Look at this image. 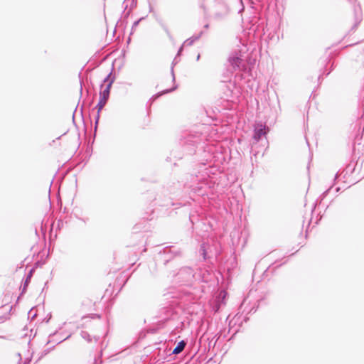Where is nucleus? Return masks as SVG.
Masks as SVG:
<instances>
[{"label": "nucleus", "mask_w": 364, "mask_h": 364, "mask_svg": "<svg viewBox=\"0 0 364 364\" xmlns=\"http://www.w3.org/2000/svg\"><path fill=\"white\" fill-rule=\"evenodd\" d=\"M114 76L112 75V73H110L104 79L102 83L101 84V91L100 92V101L96 106L97 108V115L95 117V127L94 132L92 133V144L94 143L95 136H96V129L100 119V111L106 105L107 100L109 97L110 89L112 87V83L114 81Z\"/></svg>", "instance_id": "obj_1"}, {"label": "nucleus", "mask_w": 364, "mask_h": 364, "mask_svg": "<svg viewBox=\"0 0 364 364\" xmlns=\"http://www.w3.org/2000/svg\"><path fill=\"white\" fill-rule=\"evenodd\" d=\"M195 282L194 270L188 266L181 267L173 275V282L179 285L189 286Z\"/></svg>", "instance_id": "obj_2"}, {"label": "nucleus", "mask_w": 364, "mask_h": 364, "mask_svg": "<svg viewBox=\"0 0 364 364\" xmlns=\"http://www.w3.org/2000/svg\"><path fill=\"white\" fill-rule=\"evenodd\" d=\"M239 1L240 0H215L213 6L215 17L220 18L228 15L233 4Z\"/></svg>", "instance_id": "obj_3"}, {"label": "nucleus", "mask_w": 364, "mask_h": 364, "mask_svg": "<svg viewBox=\"0 0 364 364\" xmlns=\"http://www.w3.org/2000/svg\"><path fill=\"white\" fill-rule=\"evenodd\" d=\"M203 139L200 134H192L186 133L181 139V144L186 146L189 154H193L196 151V149L201 143Z\"/></svg>", "instance_id": "obj_4"}, {"label": "nucleus", "mask_w": 364, "mask_h": 364, "mask_svg": "<svg viewBox=\"0 0 364 364\" xmlns=\"http://www.w3.org/2000/svg\"><path fill=\"white\" fill-rule=\"evenodd\" d=\"M182 255L181 250L176 246H166L160 250L157 258L158 260L161 261L164 264H166L168 262L175 257H178Z\"/></svg>", "instance_id": "obj_5"}, {"label": "nucleus", "mask_w": 364, "mask_h": 364, "mask_svg": "<svg viewBox=\"0 0 364 364\" xmlns=\"http://www.w3.org/2000/svg\"><path fill=\"white\" fill-rule=\"evenodd\" d=\"M230 65L234 70H238L243 72H247L248 66L247 65L245 60L242 58L241 55H239L237 52L232 53L228 58Z\"/></svg>", "instance_id": "obj_6"}, {"label": "nucleus", "mask_w": 364, "mask_h": 364, "mask_svg": "<svg viewBox=\"0 0 364 364\" xmlns=\"http://www.w3.org/2000/svg\"><path fill=\"white\" fill-rule=\"evenodd\" d=\"M269 132V128L265 124L257 123L254 128L253 139L257 143L262 139V136H265Z\"/></svg>", "instance_id": "obj_7"}, {"label": "nucleus", "mask_w": 364, "mask_h": 364, "mask_svg": "<svg viewBox=\"0 0 364 364\" xmlns=\"http://www.w3.org/2000/svg\"><path fill=\"white\" fill-rule=\"evenodd\" d=\"M194 276L195 282L207 283L211 279L212 274L210 271L206 269L198 268L196 272L194 271Z\"/></svg>", "instance_id": "obj_8"}, {"label": "nucleus", "mask_w": 364, "mask_h": 364, "mask_svg": "<svg viewBox=\"0 0 364 364\" xmlns=\"http://www.w3.org/2000/svg\"><path fill=\"white\" fill-rule=\"evenodd\" d=\"M128 281V277L127 275H124V274L121 273L115 279L113 288L114 289H117V291L114 296V298L120 292V291L122 289L123 287L126 284V283Z\"/></svg>", "instance_id": "obj_9"}, {"label": "nucleus", "mask_w": 364, "mask_h": 364, "mask_svg": "<svg viewBox=\"0 0 364 364\" xmlns=\"http://www.w3.org/2000/svg\"><path fill=\"white\" fill-rule=\"evenodd\" d=\"M348 1L351 4H353V11H354L355 22L353 26L352 27V29H355L357 28V26H358V24L362 21L361 8H360V4L355 5L357 0H348Z\"/></svg>", "instance_id": "obj_10"}, {"label": "nucleus", "mask_w": 364, "mask_h": 364, "mask_svg": "<svg viewBox=\"0 0 364 364\" xmlns=\"http://www.w3.org/2000/svg\"><path fill=\"white\" fill-rule=\"evenodd\" d=\"M203 34V32L200 31L198 34L191 36L183 42V45H186V46H192L195 41H198L202 36Z\"/></svg>", "instance_id": "obj_11"}, {"label": "nucleus", "mask_w": 364, "mask_h": 364, "mask_svg": "<svg viewBox=\"0 0 364 364\" xmlns=\"http://www.w3.org/2000/svg\"><path fill=\"white\" fill-rule=\"evenodd\" d=\"M186 342L183 340L179 341L176 346L175 347V348L173 349V354H179L180 353H181L183 349L185 348L186 347Z\"/></svg>", "instance_id": "obj_12"}, {"label": "nucleus", "mask_w": 364, "mask_h": 364, "mask_svg": "<svg viewBox=\"0 0 364 364\" xmlns=\"http://www.w3.org/2000/svg\"><path fill=\"white\" fill-rule=\"evenodd\" d=\"M190 221L191 222L193 227H196V228H198L200 224H203L205 225V223L203 221H200L198 219V215H191L189 217Z\"/></svg>", "instance_id": "obj_13"}, {"label": "nucleus", "mask_w": 364, "mask_h": 364, "mask_svg": "<svg viewBox=\"0 0 364 364\" xmlns=\"http://www.w3.org/2000/svg\"><path fill=\"white\" fill-rule=\"evenodd\" d=\"M114 290L115 289L113 287H112L111 284H109L108 288L105 289L104 295L102 296V299L107 297L106 301H107L113 296Z\"/></svg>", "instance_id": "obj_14"}, {"label": "nucleus", "mask_w": 364, "mask_h": 364, "mask_svg": "<svg viewBox=\"0 0 364 364\" xmlns=\"http://www.w3.org/2000/svg\"><path fill=\"white\" fill-rule=\"evenodd\" d=\"M200 254L203 256V258L205 260L208 258L210 257V256L208 255V251L206 248V244L202 243L200 247Z\"/></svg>", "instance_id": "obj_15"}, {"label": "nucleus", "mask_w": 364, "mask_h": 364, "mask_svg": "<svg viewBox=\"0 0 364 364\" xmlns=\"http://www.w3.org/2000/svg\"><path fill=\"white\" fill-rule=\"evenodd\" d=\"M176 88H177V85H175L173 87H172L171 89H166V90L162 91L161 92H159L158 94L154 95L151 99L154 101L164 94L169 93V92L174 91Z\"/></svg>", "instance_id": "obj_16"}, {"label": "nucleus", "mask_w": 364, "mask_h": 364, "mask_svg": "<svg viewBox=\"0 0 364 364\" xmlns=\"http://www.w3.org/2000/svg\"><path fill=\"white\" fill-rule=\"evenodd\" d=\"M178 56H176L175 58L173 59V61L172 63V66H171V75H172V80L174 82L175 81V74H174V70H173V66L178 63Z\"/></svg>", "instance_id": "obj_17"}, {"label": "nucleus", "mask_w": 364, "mask_h": 364, "mask_svg": "<svg viewBox=\"0 0 364 364\" xmlns=\"http://www.w3.org/2000/svg\"><path fill=\"white\" fill-rule=\"evenodd\" d=\"M129 1V0H124V2H123V7H124V10H126L128 8V6H129V4H128V1ZM136 6V3L134 2V0H132L131 9L127 12V14H129L131 9L133 8V6Z\"/></svg>", "instance_id": "obj_18"}, {"label": "nucleus", "mask_w": 364, "mask_h": 364, "mask_svg": "<svg viewBox=\"0 0 364 364\" xmlns=\"http://www.w3.org/2000/svg\"><path fill=\"white\" fill-rule=\"evenodd\" d=\"M104 60H105V58H103V59H102L101 60L96 62L95 60L94 59V58L92 57V70H94L95 68L98 67Z\"/></svg>", "instance_id": "obj_19"}, {"label": "nucleus", "mask_w": 364, "mask_h": 364, "mask_svg": "<svg viewBox=\"0 0 364 364\" xmlns=\"http://www.w3.org/2000/svg\"><path fill=\"white\" fill-rule=\"evenodd\" d=\"M333 63H332V64H331L330 70L328 71L327 73H325V71H323V74H321L318 76V80H320V78L322 77L323 75L328 76L330 74V73L331 72V70H333Z\"/></svg>", "instance_id": "obj_20"}, {"label": "nucleus", "mask_w": 364, "mask_h": 364, "mask_svg": "<svg viewBox=\"0 0 364 364\" xmlns=\"http://www.w3.org/2000/svg\"><path fill=\"white\" fill-rule=\"evenodd\" d=\"M142 19H143V18H139V20H137V21H134V23H133V25H132V29L133 30L134 28H136V27L139 25V22H140Z\"/></svg>", "instance_id": "obj_21"}, {"label": "nucleus", "mask_w": 364, "mask_h": 364, "mask_svg": "<svg viewBox=\"0 0 364 364\" xmlns=\"http://www.w3.org/2000/svg\"><path fill=\"white\" fill-rule=\"evenodd\" d=\"M185 46H186V45H183V44H182V46L179 48V49H178V53H177V55H176L177 56H179V55L181 54V53H182V51H183V47H184Z\"/></svg>", "instance_id": "obj_22"}, {"label": "nucleus", "mask_w": 364, "mask_h": 364, "mask_svg": "<svg viewBox=\"0 0 364 364\" xmlns=\"http://www.w3.org/2000/svg\"><path fill=\"white\" fill-rule=\"evenodd\" d=\"M100 317H101V315L100 314L92 313V319L100 318Z\"/></svg>", "instance_id": "obj_23"}, {"label": "nucleus", "mask_w": 364, "mask_h": 364, "mask_svg": "<svg viewBox=\"0 0 364 364\" xmlns=\"http://www.w3.org/2000/svg\"><path fill=\"white\" fill-rule=\"evenodd\" d=\"M331 188H328V190H326V191H324L323 193H322V198H324L328 194V192L330 191Z\"/></svg>", "instance_id": "obj_24"}, {"label": "nucleus", "mask_w": 364, "mask_h": 364, "mask_svg": "<svg viewBox=\"0 0 364 364\" xmlns=\"http://www.w3.org/2000/svg\"><path fill=\"white\" fill-rule=\"evenodd\" d=\"M329 63H331V60H328V59L324 60L322 62V64H325V66H326V65H327V64H329Z\"/></svg>", "instance_id": "obj_25"}, {"label": "nucleus", "mask_w": 364, "mask_h": 364, "mask_svg": "<svg viewBox=\"0 0 364 364\" xmlns=\"http://www.w3.org/2000/svg\"><path fill=\"white\" fill-rule=\"evenodd\" d=\"M207 364H213V359L210 358Z\"/></svg>", "instance_id": "obj_26"}, {"label": "nucleus", "mask_w": 364, "mask_h": 364, "mask_svg": "<svg viewBox=\"0 0 364 364\" xmlns=\"http://www.w3.org/2000/svg\"><path fill=\"white\" fill-rule=\"evenodd\" d=\"M98 360H99L98 358H95L94 363L92 364H99Z\"/></svg>", "instance_id": "obj_27"}, {"label": "nucleus", "mask_w": 364, "mask_h": 364, "mask_svg": "<svg viewBox=\"0 0 364 364\" xmlns=\"http://www.w3.org/2000/svg\"><path fill=\"white\" fill-rule=\"evenodd\" d=\"M204 28H209V24L208 23H206L205 26H204Z\"/></svg>", "instance_id": "obj_28"}, {"label": "nucleus", "mask_w": 364, "mask_h": 364, "mask_svg": "<svg viewBox=\"0 0 364 364\" xmlns=\"http://www.w3.org/2000/svg\"><path fill=\"white\" fill-rule=\"evenodd\" d=\"M94 338H95L96 341H97V340L100 338V337H99V336H94Z\"/></svg>", "instance_id": "obj_29"}, {"label": "nucleus", "mask_w": 364, "mask_h": 364, "mask_svg": "<svg viewBox=\"0 0 364 364\" xmlns=\"http://www.w3.org/2000/svg\"><path fill=\"white\" fill-rule=\"evenodd\" d=\"M160 205H169V203H162V204H160Z\"/></svg>", "instance_id": "obj_30"}, {"label": "nucleus", "mask_w": 364, "mask_h": 364, "mask_svg": "<svg viewBox=\"0 0 364 364\" xmlns=\"http://www.w3.org/2000/svg\"><path fill=\"white\" fill-rule=\"evenodd\" d=\"M200 54H198V55H197V58H196V59H197V60H198L200 59Z\"/></svg>", "instance_id": "obj_31"}, {"label": "nucleus", "mask_w": 364, "mask_h": 364, "mask_svg": "<svg viewBox=\"0 0 364 364\" xmlns=\"http://www.w3.org/2000/svg\"><path fill=\"white\" fill-rule=\"evenodd\" d=\"M336 192H338L340 191V188L339 187L336 188Z\"/></svg>", "instance_id": "obj_32"}, {"label": "nucleus", "mask_w": 364, "mask_h": 364, "mask_svg": "<svg viewBox=\"0 0 364 364\" xmlns=\"http://www.w3.org/2000/svg\"><path fill=\"white\" fill-rule=\"evenodd\" d=\"M130 41H131V38H129L127 43H129Z\"/></svg>", "instance_id": "obj_33"}, {"label": "nucleus", "mask_w": 364, "mask_h": 364, "mask_svg": "<svg viewBox=\"0 0 364 364\" xmlns=\"http://www.w3.org/2000/svg\"><path fill=\"white\" fill-rule=\"evenodd\" d=\"M205 231H208V227L205 228Z\"/></svg>", "instance_id": "obj_34"}]
</instances>
